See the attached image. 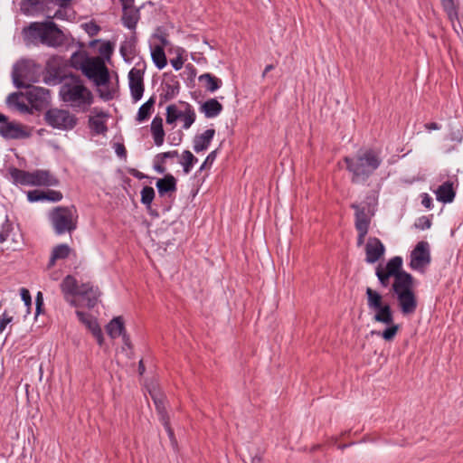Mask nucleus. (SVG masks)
Segmentation results:
<instances>
[{
  "label": "nucleus",
  "mask_w": 463,
  "mask_h": 463,
  "mask_svg": "<svg viewBox=\"0 0 463 463\" xmlns=\"http://www.w3.org/2000/svg\"><path fill=\"white\" fill-rule=\"evenodd\" d=\"M71 1L72 0H56L57 5L61 8H66L71 4Z\"/></svg>",
  "instance_id": "63"
},
{
  "label": "nucleus",
  "mask_w": 463,
  "mask_h": 463,
  "mask_svg": "<svg viewBox=\"0 0 463 463\" xmlns=\"http://www.w3.org/2000/svg\"><path fill=\"white\" fill-rule=\"evenodd\" d=\"M367 306L374 312L373 320L382 324L392 322V310L388 303H384L383 296L376 290L367 288L365 290Z\"/></svg>",
  "instance_id": "7"
},
{
  "label": "nucleus",
  "mask_w": 463,
  "mask_h": 463,
  "mask_svg": "<svg viewBox=\"0 0 463 463\" xmlns=\"http://www.w3.org/2000/svg\"><path fill=\"white\" fill-rule=\"evenodd\" d=\"M171 64L175 70L178 71L183 67L184 61L182 58L177 57L175 59L171 60Z\"/></svg>",
  "instance_id": "56"
},
{
  "label": "nucleus",
  "mask_w": 463,
  "mask_h": 463,
  "mask_svg": "<svg viewBox=\"0 0 463 463\" xmlns=\"http://www.w3.org/2000/svg\"><path fill=\"white\" fill-rule=\"evenodd\" d=\"M9 174L14 184L21 185H31V172L18 169L16 167H12L9 169Z\"/></svg>",
  "instance_id": "27"
},
{
  "label": "nucleus",
  "mask_w": 463,
  "mask_h": 463,
  "mask_svg": "<svg viewBox=\"0 0 463 463\" xmlns=\"http://www.w3.org/2000/svg\"><path fill=\"white\" fill-rule=\"evenodd\" d=\"M0 243H6V249L17 250L23 245V235L17 227L5 220L0 231Z\"/></svg>",
  "instance_id": "10"
},
{
  "label": "nucleus",
  "mask_w": 463,
  "mask_h": 463,
  "mask_svg": "<svg viewBox=\"0 0 463 463\" xmlns=\"http://www.w3.org/2000/svg\"><path fill=\"white\" fill-rule=\"evenodd\" d=\"M133 50L134 45L131 43L126 42L120 46V53L126 60L133 54Z\"/></svg>",
  "instance_id": "46"
},
{
  "label": "nucleus",
  "mask_w": 463,
  "mask_h": 463,
  "mask_svg": "<svg viewBox=\"0 0 463 463\" xmlns=\"http://www.w3.org/2000/svg\"><path fill=\"white\" fill-rule=\"evenodd\" d=\"M156 187L160 195L176 190V180L172 175H166L164 178L158 179Z\"/></svg>",
  "instance_id": "28"
},
{
  "label": "nucleus",
  "mask_w": 463,
  "mask_h": 463,
  "mask_svg": "<svg viewBox=\"0 0 463 463\" xmlns=\"http://www.w3.org/2000/svg\"><path fill=\"white\" fill-rule=\"evenodd\" d=\"M420 226L421 229H429L431 226V222L428 218L422 217L420 219Z\"/></svg>",
  "instance_id": "59"
},
{
  "label": "nucleus",
  "mask_w": 463,
  "mask_h": 463,
  "mask_svg": "<svg viewBox=\"0 0 463 463\" xmlns=\"http://www.w3.org/2000/svg\"><path fill=\"white\" fill-rule=\"evenodd\" d=\"M217 156V150L212 151L206 157L205 161L203 163V165L200 167V171H203L207 165H212L213 161L215 160Z\"/></svg>",
  "instance_id": "51"
},
{
  "label": "nucleus",
  "mask_w": 463,
  "mask_h": 463,
  "mask_svg": "<svg viewBox=\"0 0 463 463\" xmlns=\"http://www.w3.org/2000/svg\"><path fill=\"white\" fill-rule=\"evenodd\" d=\"M198 80L204 83L205 90L210 92H214L222 86V80L211 73L202 74Z\"/></svg>",
  "instance_id": "31"
},
{
  "label": "nucleus",
  "mask_w": 463,
  "mask_h": 463,
  "mask_svg": "<svg viewBox=\"0 0 463 463\" xmlns=\"http://www.w3.org/2000/svg\"><path fill=\"white\" fill-rule=\"evenodd\" d=\"M36 65L31 61H21L14 64L12 71L14 84L18 89H29L37 81Z\"/></svg>",
  "instance_id": "8"
},
{
  "label": "nucleus",
  "mask_w": 463,
  "mask_h": 463,
  "mask_svg": "<svg viewBox=\"0 0 463 463\" xmlns=\"http://www.w3.org/2000/svg\"><path fill=\"white\" fill-rule=\"evenodd\" d=\"M351 207L355 211V229L356 230H369L371 223V216L373 214L369 213V211H366L365 207H361L356 203H353Z\"/></svg>",
  "instance_id": "20"
},
{
  "label": "nucleus",
  "mask_w": 463,
  "mask_h": 463,
  "mask_svg": "<svg viewBox=\"0 0 463 463\" xmlns=\"http://www.w3.org/2000/svg\"><path fill=\"white\" fill-rule=\"evenodd\" d=\"M21 297L26 306L31 305L32 298L28 289L23 288L21 289Z\"/></svg>",
  "instance_id": "54"
},
{
  "label": "nucleus",
  "mask_w": 463,
  "mask_h": 463,
  "mask_svg": "<svg viewBox=\"0 0 463 463\" xmlns=\"http://www.w3.org/2000/svg\"><path fill=\"white\" fill-rule=\"evenodd\" d=\"M385 248L382 241L375 237H370L365 245V260L368 263L378 261L384 254Z\"/></svg>",
  "instance_id": "16"
},
{
  "label": "nucleus",
  "mask_w": 463,
  "mask_h": 463,
  "mask_svg": "<svg viewBox=\"0 0 463 463\" xmlns=\"http://www.w3.org/2000/svg\"><path fill=\"white\" fill-rule=\"evenodd\" d=\"M41 3V0H24L22 3V9L24 11H31L33 10Z\"/></svg>",
  "instance_id": "48"
},
{
  "label": "nucleus",
  "mask_w": 463,
  "mask_h": 463,
  "mask_svg": "<svg viewBox=\"0 0 463 463\" xmlns=\"http://www.w3.org/2000/svg\"><path fill=\"white\" fill-rule=\"evenodd\" d=\"M456 193L453 187V183L447 181L439 185L436 191L437 200L448 203H451L455 198Z\"/></svg>",
  "instance_id": "23"
},
{
  "label": "nucleus",
  "mask_w": 463,
  "mask_h": 463,
  "mask_svg": "<svg viewBox=\"0 0 463 463\" xmlns=\"http://www.w3.org/2000/svg\"><path fill=\"white\" fill-rule=\"evenodd\" d=\"M12 317L8 316L6 312L0 317V333L5 329L6 326L12 321Z\"/></svg>",
  "instance_id": "52"
},
{
  "label": "nucleus",
  "mask_w": 463,
  "mask_h": 463,
  "mask_svg": "<svg viewBox=\"0 0 463 463\" xmlns=\"http://www.w3.org/2000/svg\"><path fill=\"white\" fill-rule=\"evenodd\" d=\"M100 292L97 287H94L91 283H83L80 286L79 298L86 302V306L89 308L94 307L99 300Z\"/></svg>",
  "instance_id": "17"
},
{
  "label": "nucleus",
  "mask_w": 463,
  "mask_h": 463,
  "mask_svg": "<svg viewBox=\"0 0 463 463\" xmlns=\"http://www.w3.org/2000/svg\"><path fill=\"white\" fill-rule=\"evenodd\" d=\"M114 148H115V152L116 154L121 157V158H126L127 157V150H126V147L123 144L121 143H116L114 145Z\"/></svg>",
  "instance_id": "53"
},
{
  "label": "nucleus",
  "mask_w": 463,
  "mask_h": 463,
  "mask_svg": "<svg viewBox=\"0 0 463 463\" xmlns=\"http://www.w3.org/2000/svg\"><path fill=\"white\" fill-rule=\"evenodd\" d=\"M430 262V254L429 243L421 241L418 242L414 250L411 253L410 266L413 269H420Z\"/></svg>",
  "instance_id": "11"
},
{
  "label": "nucleus",
  "mask_w": 463,
  "mask_h": 463,
  "mask_svg": "<svg viewBox=\"0 0 463 463\" xmlns=\"http://www.w3.org/2000/svg\"><path fill=\"white\" fill-rule=\"evenodd\" d=\"M81 71L99 87L98 91L101 99L110 100L114 98L115 90L109 88V71L102 58L91 57Z\"/></svg>",
  "instance_id": "4"
},
{
  "label": "nucleus",
  "mask_w": 463,
  "mask_h": 463,
  "mask_svg": "<svg viewBox=\"0 0 463 463\" xmlns=\"http://www.w3.org/2000/svg\"><path fill=\"white\" fill-rule=\"evenodd\" d=\"M344 161L354 184L365 183L382 163L380 156L373 149L359 151L354 157L345 156Z\"/></svg>",
  "instance_id": "3"
},
{
  "label": "nucleus",
  "mask_w": 463,
  "mask_h": 463,
  "mask_svg": "<svg viewBox=\"0 0 463 463\" xmlns=\"http://www.w3.org/2000/svg\"><path fill=\"white\" fill-rule=\"evenodd\" d=\"M182 112L179 110L175 104H171L166 108V118L165 121L167 124H173L177 119L181 118Z\"/></svg>",
  "instance_id": "41"
},
{
  "label": "nucleus",
  "mask_w": 463,
  "mask_h": 463,
  "mask_svg": "<svg viewBox=\"0 0 463 463\" xmlns=\"http://www.w3.org/2000/svg\"><path fill=\"white\" fill-rule=\"evenodd\" d=\"M358 232L357 246H362L364 242V239L369 230H356Z\"/></svg>",
  "instance_id": "55"
},
{
  "label": "nucleus",
  "mask_w": 463,
  "mask_h": 463,
  "mask_svg": "<svg viewBox=\"0 0 463 463\" xmlns=\"http://www.w3.org/2000/svg\"><path fill=\"white\" fill-rule=\"evenodd\" d=\"M274 69V66L272 64H269L265 67L264 71H263V73H262V78H264L266 76V74L270 71L271 70Z\"/></svg>",
  "instance_id": "64"
},
{
  "label": "nucleus",
  "mask_w": 463,
  "mask_h": 463,
  "mask_svg": "<svg viewBox=\"0 0 463 463\" xmlns=\"http://www.w3.org/2000/svg\"><path fill=\"white\" fill-rule=\"evenodd\" d=\"M0 136L5 139H20L29 137V133L24 128L21 124L5 121L0 125Z\"/></svg>",
  "instance_id": "14"
},
{
  "label": "nucleus",
  "mask_w": 463,
  "mask_h": 463,
  "mask_svg": "<svg viewBox=\"0 0 463 463\" xmlns=\"http://www.w3.org/2000/svg\"><path fill=\"white\" fill-rule=\"evenodd\" d=\"M402 259L399 256L392 258L385 266V270L393 277L392 290L396 296L398 306L404 316H410L415 313L418 301L413 291V277L402 269Z\"/></svg>",
  "instance_id": "1"
},
{
  "label": "nucleus",
  "mask_w": 463,
  "mask_h": 463,
  "mask_svg": "<svg viewBox=\"0 0 463 463\" xmlns=\"http://www.w3.org/2000/svg\"><path fill=\"white\" fill-rule=\"evenodd\" d=\"M76 315L79 320L82 324H84L87 326V328L91 332L93 336L96 338L98 344L99 345H102L104 342L103 334L97 320L93 318L90 315L85 314L84 312L79 310L76 311Z\"/></svg>",
  "instance_id": "18"
},
{
  "label": "nucleus",
  "mask_w": 463,
  "mask_h": 463,
  "mask_svg": "<svg viewBox=\"0 0 463 463\" xmlns=\"http://www.w3.org/2000/svg\"><path fill=\"white\" fill-rule=\"evenodd\" d=\"M32 186H54L58 184V180L48 170H35L31 172Z\"/></svg>",
  "instance_id": "19"
},
{
  "label": "nucleus",
  "mask_w": 463,
  "mask_h": 463,
  "mask_svg": "<svg viewBox=\"0 0 463 463\" xmlns=\"http://www.w3.org/2000/svg\"><path fill=\"white\" fill-rule=\"evenodd\" d=\"M155 104V98L151 97L146 102H145L138 109L137 115V120L142 122L148 118L151 114L152 109Z\"/></svg>",
  "instance_id": "38"
},
{
  "label": "nucleus",
  "mask_w": 463,
  "mask_h": 463,
  "mask_svg": "<svg viewBox=\"0 0 463 463\" xmlns=\"http://www.w3.org/2000/svg\"><path fill=\"white\" fill-rule=\"evenodd\" d=\"M421 203L424 207L430 209L432 205V199L428 194H424Z\"/></svg>",
  "instance_id": "58"
},
{
  "label": "nucleus",
  "mask_w": 463,
  "mask_h": 463,
  "mask_svg": "<svg viewBox=\"0 0 463 463\" xmlns=\"http://www.w3.org/2000/svg\"><path fill=\"white\" fill-rule=\"evenodd\" d=\"M105 117H107L106 113L99 112L89 119L90 128L98 135L105 134L108 131L106 122L103 119Z\"/></svg>",
  "instance_id": "29"
},
{
  "label": "nucleus",
  "mask_w": 463,
  "mask_h": 463,
  "mask_svg": "<svg viewBox=\"0 0 463 463\" xmlns=\"http://www.w3.org/2000/svg\"><path fill=\"white\" fill-rule=\"evenodd\" d=\"M149 393L154 401V403L156 405V411L160 416V420L165 426L169 437L171 439H174V431L170 427L169 418L165 411V401L164 397L159 392L153 390L149 391Z\"/></svg>",
  "instance_id": "15"
},
{
  "label": "nucleus",
  "mask_w": 463,
  "mask_h": 463,
  "mask_svg": "<svg viewBox=\"0 0 463 463\" xmlns=\"http://www.w3.org/2000/svg\"><path fill=\"white\" fill-rule=\"evenodd\" d=\"M144 71L140 69L133 68L128 73L129 89L132 99L138 101L144 93Z\"/></svg>",
  "instance_id": "12"
},
{
  "label": "nucleus",
  "mask_w": 463,
  "mask_h": 463,
  "mask_svg": "<svg viewBox=\"0 0 463 463\" xmlns=\"http://www.w3.org/2000/svg\"><path fill=\"white\" fill-rule=\"evenodd\" d=\"M45 122L53 128L71 130L77 124V118L70 111L60 109H50L44 113Z\"/></svg>",
  "instance_id": "9"
},
{
  "label": "nucleus",
  "mask_w": 463,
  "mask_h": 463,
  "mask_svg": "<svg viewBox=\"0 0 463 463\" xmlns=\"http://www.w3.org/2000/svg\"><path fill=\"white\" fill-rule=\"evenodd\" d=\"M113 44L110 42H106L99 46V52L102 56L109 60L113 53Z\"/></svg>",
  "instance_id": "44"
},
{
  "label": "nucleus",
  "mask_w": 463,
  "mask_h": 463,
  "mask_svg": "<svg viewBox=\"0 0 463 463\" xmlns=\"http://www.w3.org/2000/svg\"><path fill=\"white\" fill-rule=\"evenodd\" d=\"M215 135V130L213 128L206 129L203 134L197 135L194 138V150L196 153L204 151L210 146L211 141L213 140Z\"/></svg>",
  "instance_id": "22"
},
{
  "label": "nucleus",
  "mask_w": 463,
  "mask_h": 463,
  "mask_svg": "<svg viewBox=\"0 0 463 463\" xmlns=\"http://www.w3.org/2000/svg\"><path fill=\"white\" fill-rule=\"evenodd\" d=\"M43 194H44V192L34 190V191L28 192L27 196H28L29 201L37 202L40 200H44Z\"/></svg>",
  "instance_id": "49"
},
{
  "label": "nucleus",
  "mask_w": 463,
  "mask_h": 463,
  "mask_svg": "<svg viewBox=\"0 0 463 463\" xmlns=\"http://www.w3.org/2000/svg\"><path fill=\"white\" fill-rule=\"evenodd\" d=\"M65 14H66V11H65V8H61L58 9L54 15L52 16V18H57V19H64L65 18Z\"/></svg>",
  "instance_id": "60"
},
{
  "label": "nucleus",
  "mask_w": 463,
  "mask_h": 463,
  "mask_svg": "<svg viewBox=\"0 0 463 463\" xmlns=\"http://www.w3.org/2000/svg\"><path fill=\"white\" fill-rule=\"evenodd\" d=\"M182 104L184 105V110H183L180 119L184 121L183 128L188 129L195 120V112L190 104L184 102Z\"/></svg>",
  "instance_id": "35"
},
{
  "label": "nucleus",
  "mask_w": 463,
  "mask_h": 463,
  "mask_svg": "<svg viewBox=\"0 0 463 463\" xmlns=\"http://www.w3.org/2000/svg\"><path fill=\"white\" fill-rule=\"evenodd\" d=\"M60 287L64 299L71 306H77L75 297L80 294V286L78 285L77 279L71 275H67L62 279Z\"/></svg>",
  "instance_id": "13"
},
{
  "label": "nucleus",
  "mask_w": 463,
  "mask_h": 463,
  "mask_svg": "<svg viewBox=\"0 0 463 463\" xmlns=\"http://www.w3.org/2000/svg\"><path fill=\"white\" fill-rule=\"evenodd\" d=\"M22 35L26 45L41 43L49 47H58L62 45L65 40L63 32L52 21L31 23L23 29Z\"/></svg>",
  "instance_id": "2"
},
{
  "label": "nucleus",
  "mask_w": 463,
  "mask_h": 463,
  "mask_svg": "<svg viewBox=\"0 0 463 463\" xmlns=\"http://www.w3.org/2000/svg\"><path fill=\"white\" fill-rule=\"evenodd\" d=\"M442 6L446 11L449 19L453 23L458 19V7L454 0H441Z\"/></svg>",
  "instance_id": "40"
},
{
  "label": "nucleus",
  "mask_w": 463,
  "mask_h": 463,
  "mask_svg": "<svg viewBox=\"0 0 463 463\" xmlns=\"http://www.w3.org/2000/svg\"><path fill=\"white\" fill-rule=\"evenodd\" d=\"M176 156H178V152L176 150H174V151H168V152H164V153L158 154L156 156V159L160 160L162 162V164H164L165 158H173V157H176Z\"/></svg>",
  "instance_id": "50"
},
{
  "label": "nucleus",
  "mask_w": 463,
  "mask_h": 463,
  "mask_svg": "<svg viewBox=\"0 0 463 463\" xmlns=\"http://www.w3.org/2000/svg\"><path fill=\"white\" fill-rule=\"evenodd\" d=\"M28 99L31 103L43 102L49 98L50 91L40 87H33L27 93Z\"/></svg>",
  "instance_id": "32"
},
{
  "label": "nucleus",
  "mask_w": 463,
  "mask_h": 463,
  "mask_svg": "<svg viewBox=\"0 0 463 463\" xmlns=\"http://www.w3.org/2000/svg\"><path fill=\"white\" fill-rule=\"evenodd\" d=\"M124 331V322L121 317L113 318L107 326V332L111 338L120 336Z\"/></svg>",
  "instance_id": "30"
},
{
  "label": "nucleus",
  "mask_w": 463,
  "mask_h": 463,
  "mask_svg": "<svg viewBox=\"0 0 463 463\" xmlns=\"http://www.w3.org/2000/svg\"><path fill=\"white\" fill-rule=\"evenodd\" d=\"M376 276L379 279V282L382 287L387 288L390 285V279L392 277V274H389L388 271H386L384 269L382 268L381 265H379L376 268Z\"/></svg>",
  "instance_id": "42"
},
{
  "label": "nucleus",
  "mask_w": 463,
  "mask_h": 463,
  "mask_svg": "<svg viewBox=\"0 0 463 463\" xmlns=\"http://www.w3.org/2000/svg\"><path fill=\"white\" fill-rule=\"evenodd\" d=\"M84 28L90 36H95L100 30V27L93 22L85 24Z\"/></svg>",
  "instance_id": "47"
},
{
  "label": "nucleus",
  "mask_w": 463,
  "mask_h": 463,
  "mask_svg": "<svg viewBox=\"0 0 463 463\" xmlns=\"http://www.w3.org/2000/svg\"><path fill=\"white\" fill-rule=\"evenodd\" d=\"M90 59L91 57H88L85 52H76L71 56L70 64L72 68L82 71L85 64H87V61Z\"/></svg>",
  "instance_id": "34"
},
{
  "label": "nucleus",
  "mask_w": 463,
  "mask_h": 463,
  "mask_svg": "<svg viewBox=\"0 0 463 463\" xmlns=\"http://www.w3.org/2000/svg\"><path fill=\"white\" fill-rule=\"evenodd\" d=\"M60 95L64 102L70 103L73 108L85 109L93 101L90 90L84 86L82 80L71 76L61 87Z\"/></svg>",
  "instance_id": "5"
},
{
  "label": "nucleus",
  "mask_w": 463,
  "mask_h": 463,
  "mask_svg": "<svg viewBox=\"0 0 463 463\" xmlns=\"http://www.w3.org/2000/svg\"><path fill=\"white\" fill-rule=\"evenodd\" d=\"M35 302H36V314H39L41 311V307L43 304V294L41 292H38V294L36 296Z\"/></svg>",
  "instance_id": "57"
},
{
  "label": "nucleus",
  "mask_w": 463,
  "mask_h": 463,
  "mask_svg": "<svg viewBox=\"0 0 463 463\" xmlns=\"http://www.w3.org/2000/svg\"><path fill=\"white\" fill-rule=\"evenodd\" d=\"M197 162V158L189 150H184L182 154V161L180 162L183 165L184 172L189 174L192 167Z\"/></svg>",
  "instance_id": "39"
},
{
  "label": "nucleus",
  "mask_w": 463,
  "mask_h": 463,
  "mask_svg": "<svg viewBox=\"0 0 463 463\" xmlns=\"http://www.w3.org/2000/svg\"><path fill=\"white\" fill-rule=\"evenodd\" d=\"M151 57L155 65L162 70L167 64L166 56L163 46L156 45L152 49Z\"/></svg>",
  "instance_id": "33"
},
{
  "label": "nucleus",
  "mask_w": 463,
  "mask_h": 463,
  "mask_svg": "<svg viewBox=\"0 0 463 463\" xmlns=\"http://www.w3.org/2000/svg\"><path fill=\"white\" fill-rule=\"evenodd\" d=\"M201 110L206 118H215L222 112V105L216 99H210L201 106Z\"/></svg>",
  "instance_id": "26"
},
{
  "label": "nucleus",
  "mask_w": 463,
  "mask_h": 463,
  "mask_svg": "<svg viewBox=\"0 0 463 463\" xmlns=\"http://www.w3.org/2000/svg\"><path fill=\"white\" fill-rule=\"evenodd\" d=\"M154 168L159 174H164L165 172V167L164 166V164H162L161 161L160 164H155Z\"/></svg>",
  "instance_id": "62"
},
{
  "label": "nucleus",
  "mask_w": 463,
  "mask_h": 463,
  "mask_svg": "<svg viewBox=\"0 0 463 463\" xmlns=\"http://www.w3.org/2000/svg\"><path fill=\"white\" fill-rule=\"evenodd\" d=\"M151 133L155 144L160 146L164 143L165 130L163 128V119L159 116H156L151 122Z\"/></svg>",
  "instance_id": "25"
},
{
  "label": "nucleus",
  "mask_w": 463,
  "mask_h": 463,
  "mask_svg": "<svg viewBox=\"0 0 463 463\" xmlns=\"http://www.w3.org/2000/svg\"><path fill=\"white\" fill-rule=\"evenodd\" d=\"M387 327L382 332H372V334H376L383 337L385 341H392L397 335L400 326L394 324V320L391 324H385Z\"/></svg>",
  "instance_id": "36"
},
{
  "label": "nucleus",
  "mask_w": 463,
  "mask_h": 463,
  "mask_svg": "<svg viewBox=\"0 0 463 463\" xmlns=\"http://www.w3.org/2000/svg\"><path fill=\"white\" fill-rule=\"evenodd\" d=\"M424 128L427 130L430 131V130H438V129H439L440 126L438 123H436V122H431V123H426L424 125Z\"/></svg>",
  "instance_id": "61"
},
{
  "label": "nucleus",
  "mask_w": 463,
  "mask_h": 463,
  "mask_svg": "<svg viewBox=\"0 0 463 463\" xmlns=\"http://www.w3.org/2000/svg\"><path fill=\"white\" fill-rule=\"evenodd\" d=\"M50 221L56 234L71 233L77 228V210L74 206L55 207L50 213Z\"/></svg>",
  "instance_id": "6"
},
{
  "label": "nucleus",
  "mask_w": 463,
  "mask_h": 463,
  "mask_svg": "<svg viewBox=\"0 0 463 463\" xmlns=\"http://www.w3.org/2000/svg\"><path fill=\"white\" fill-rule=\"evenodd\" d=\"M163 90L164 92L160 94V106L164 102H166L175 97V95L179 92V85L178 83H176L175 85L167 83L164 87Z\"/></svg>",
  "instance_id": "37"
},
{
  "label": "nucleus",
  "mask_w": 463,
  "mask_h": 463,
  "mask_svg": "<svg viewBox=\"0 0 463 463\" xmlns=\"http://www.w3.org/2000/svg\"><path fill=\"white\" fill-rule=\"evenodd\" d=\"M44 200L52 201V202H59L62 198V194L59 191L48 190L44 192Z\"/></svg>",
  "instance_id": "45"
},
{
  "label": "nucleus",
  "mask_w": 463,
  "mask_h": 463,
  "mask_svg": "<svg viewBox=\"0 0 463 463\" xmlns=\"http://www.w3.org/2000/svg\"><path fill=\"white\" fill-rule=\"evenodd\" d=\"M140 14L138 9H136L133 5H123V24L128 29H135L139 20Z\"/></svg>",
  "instance_id": "21"
},
{
  "label": "nucleus",
  "mask_w": 463,
  "mask_h": 463,
  "mask_svg": "<svg viewBox=\"0 0 463 463\" xmlns=\"http://www.w3.org/2000/svg\"><path fill=\"white\" fill-rule=\"evenodd\" d=\"M155 198V191L151 186H145L141 191V203L149 206Z\"/></svg>",
  "instance_id": "43"
},
{
  "label": "nucleus",
  "mask_w": 463,
  "mask_h": 463,
  "mask_svg": "<svg viewBox=\"0 0 463 463\" xmlns=\"http://www.w3.org/2000/svg\"><path fill=\"white\" fill-rule=\"evenodd\" d=\"M71 250V248L67 244L62 243L55 246L52 249L47 268H52L58 260H65L66 258H68Z\"/></svg>",
  "instance_id": "24"
}]
</instances>
